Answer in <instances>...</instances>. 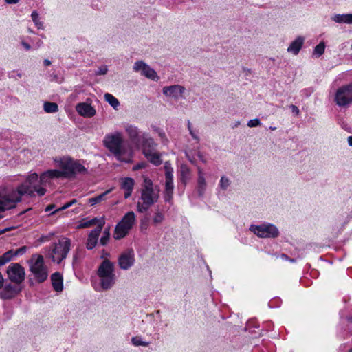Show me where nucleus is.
I'll list each match as a JSON object with an SVG mask.
<instances>
[{"instance_id": "obj_1", "label": "nucleus", "mask_w": 352, "mask_h": 352, "mask_svg": "<svg viewBox=\"0 0 352 352\" xmlns=\"http://www.w3.org/2000/svg\"><path fill=\"white\" fill-rule=\"evenodd\" d=\"M60 178L57 169H49L40 176L36 173H30L25 182L16 189L0 187V212L15 208L17 203L21 201L23 195L34 197L36 193L38 196H43L47 192L44 186L50 185L53 179Z\"/></svg>"}, {"instance_id": "obj_2", "label": "nucleus", "mask_w": 352, "mask_h": 352, "mask_svg": "<svg viewBox=\"0 0 352 352\" xmlns=\"http://www.w3.org/2000/svg\"><path fill=\"white\" fill-rule=\"evenodd\" d=\"M102 144L118 160L126 163L132 161L133 148L125 142L122 132L116 131L107 133L102 140Z\"/></svg>"}, {"instance_id": "obj_3", "label": "nucleus", "mask_w": 352, "mask_h": 352, "mask_svg": "<svg viewBox=\"0 0 352 352\" xmlns=\"http://www.w3.org/2000/svg\"><path fill=\"white\" fill-rule=\"evenodd\" d=\"M54 165L58 168L60 178H72L76 175L87 174V168L83 164L69 155L57 156L52 159Z\"/></svg>"}, {"instance_id": "obj_4", "label": "nucleus", "mask_w": 352, "mask_h": 352, "mask_svg": "<svg viewBox=\"0 0 352 352\" xmlns=\"http://www.w3.org/2000/svg\"><path fill=\"white\" fill-rule=\"evenodd\" d=\"M143 179L140 190L141 196L137 204V210L140 212H146L151 206L157 202L160 192V187L154 185L148 177L144 176Z\"/></svg>"}, {"instance_id": "obj_5", "label": "nucleus", "mask_w": 352, "mask_h": 352, "mask_svg": "<svg viewBox=\"0 0 352 352\" xmlns=\"http://www.w3.org/2000/svg\"><path fill=\"white\" fill-rule=\"evenodd\" d=\"M30 270L36 280L39 283L45 281L48 277V269L42 255L34 254L29 261Z\"/></svg>"}, {"instance_id": "obj_6", "label": "nucleus", "mask_w": 352, "mask_h": 352, "mask_svg": "<svg viewBox=\"0 0 352 352\" xmlns=\"http://www.w3.org/2000/svg\"><path fill=\"white\" fill-rule=\"evenodd\" d=\"M71 240L67 237H60L57 242L54 243L50 257L52 260L59 264L67 256L71 248Z\"/></svg>"}, {"instance_id": "obj_7", "label": "nucleus", "mask_w": 352, "mask_h": 352, "mask_svg": "<svg viewBox=\"0 0 352 352\" xmlns=\"http://www.w3.org/2000/svg\"><path fill=\"white\" fill-rule=\"evenodd\" d=\"M135 223V214L133 212H128L116 225L113 233L114 239L118 240L128 234Z\"/></svg>"}, {"instance_id": "obj_8", "label": "nucleus", "mask_w": 352, "mask_h": 352, "mask_svg": "<svg viewBox=\"0 0 352 352\" xmlns=\"http://www.w3.org/2000/svg\"><path fill=\"white\" fill-rule=\"evenodd\" d=\"M250 230L261 238H275L279 234L278 228L271 223L252 225L250 227Z\"/></svg>"}, {"instance_id": "obj_9", "label": "nucleus", "mask_w": 352, "mask_h": 352, "mask_svg": "<svg viewBox=\"0 0 352 352\" xmlns=\"http://www.w3.org/2000/svg\"><path fill=\"white\" fill-rule=\"evenodd\" d=\"M334 100L340 107H347L352 103V84L339 87L335 94Z\"/></svg>"}, {"instance_id": "obj_10", "label": "nucleus", "mask_w": 352, "mask_h": 352, "mask_svg": "<svg viewBox=\"0 0 352 352\" xmlns=\"http://www.w3.org/2000/svg\"><path fill=\"white\" fill-rule=\"evenodd\" d=\"M133 69L135 72H140L142 75L152 80L157 81L159 80L156 72L142 60L136 61Z\"/></svg>"}, {"instance_id": "obj_11", "label": "nucleus", "mask_w": 352, "mask_h": 352, "mask_svg": "<svg viewBox=\"0 0 352 352\" xmlns=\"http://www.w3.org/2000/svg\"><path fill=\"white\" fill-rule=\"evenodd\" d=\"M7 274L9 279L15 283H21L25 278L24 269L19 263H11L7 269Z\"/></svg>"}, {"instance_id": "obj_12", "label": "nucleus", "mask_w": 352, "mask_h": 352, "mask_svg": "<svg viewBox=\"0 0 352 352\" xmlns=\"http://www.w3.org/2000/svg\"><path fill=\"white\" fill-rule=\"evenodd\" d=\"M105 223L104 217L100 218L98 225L94 230H91L88 236L86 247L88 250H92L97 244L99 235Z\"/></svg>"}, {"instance_id": "obj_13", "label": "nucleus", "mask_w": 352, "mask_h": 352, "mask_svg": "<svg viewBox=\"0 0 352 352\" xmlns=\"http://www.w3.org/2000/svg\"><path fill=\"white\" fill-rule=\"evenodd\" d=\"M124 129L129 140L139 146L142 135L140 129L134 124L126 123L124 125Z\"/></svg>"}, {"instance_id": "obj_14", "label": "nucleus", "mask_w": 352, "mask_h": 352, "mask_svg": "<svg viewBox=\"0 0 352 352\" xmlns=\"http://www.w3.org/2000/svg\"><path fill=\"white\" fill-rule=\"evenodd\" d=\"M135 263V254L133 250L122 252L118 258V265L122 270L131 268Z\"/></svg>"}, {"instance_id": "obj_15", "label": "nucleus", "mask_w": 352, "mask_h": 352, "mask_svg": "<svg viewBox=\"0 0 352 352\" xmlns=\"http://www.w3.org/2000/svg\"><path fill=\"white\" fill-rule=\"evenodd\" d=\"M185 87L179 85H174L170 86L164 87L162 93L168 98L178 100L183 96L185 92Z\"/></svg>"}, {"instance_id": "obj_16", "label": "nucleus", "mask_w": 352, "mask_h": 352, "mask_svg": "<svg viewBox=\"0 0 352 352\" xmlns=\"http://www.w3.org/2000/svg\"><path fill=\"white\" fill-rule=\"evenodd\" d=\"M76 110L79 115L85 118H91L96 113L95 109L86 102H80L76 104Z\"/></svg>"}, {"instance_id": "obj_17", "label": "nucleus", "mask_w": 352, "mask_h": 352, "mask_svg": "<svg viewBox=\"0 0 352 352\" xmlns=\"http://www.w3.org/2000/svg\"><path fill=\"white\" fill-rule=\"evenodd\" d=\"M114 265L110 261L105 259L98 269V276H112L114 274Z\"/></svg>"}, {"instance_id": "obj_18", "label": "nucleus", "mask_w": 352, "mask_h": 352, "mask_svg": "<svg viewBox=\"0 0 352 352\" xmlns=\"http://www.w3.org/2000/svg\"><path fill=\"white\" fill-rule=\"evenodd\" d=\"M140 143H141V146L144 155L145 151H155V147L157 146V144L155 142L154 140L146 133H142Z\"/></svg>"}, {"instance_id": "obj_19", "label": "nucleus", "mask_w": 352, "mask_h": 352, "mask_svg": "<svg viewBox=\"0 0 352 352\" xmlns=\"http://www.w3.org/2000/svg\"><path fill=\"white\" fill-rule=\"evenodd\" d=\"M165 170V189L168 190H173V168L171 167L170 164L168 162H165L164 166Z\"/></svg>"}, {"instance_id": "obj_20", "label": "nucleus", "mask_w": 352, "mask_h": 352, "mask_svg": "<svg viewBox=\"0 0 352 352\" xmlns=\"http://www.w3.org/2000/svg\"><path fill=\"white\" fill-rule=\"evenodd\" d=\"M305 42V38L299 36L294 41H293L287 48V52L294 55H297L301 50L303 43Z\"/></svg>"}, {"instance_id": "obj_21", "label": "nucleus", "mask_w": 352, "mask_h": 352, "mask_svg": "<svg viewBox=\"0 0 352 352\" xmlns=\"http://www.w3.org/2000/svg\"><path fill=\"white\" fill-rule=\"evenodd\" d=\"M134 180L131 177L122 179L121 188L124 190V198L128 199L131 195L134 187Z\"/></svg>"}, {"instance_id": "obj_22", "label": "nucleus", "mask_w": 352, "mask_h": 352, "mask_svg": "<svg viewBox=\"0 0 352 352\" xmlns=\"http://www.w3.org/2000/svg\"><path fill=\"white\" fill-rule=\"evenodd\" d=\"M53 288L56 292H61L63 289V276L58 272H55L51 276Z\"/></svg>"}, {"instance_id": "obj_23", "label": "nucleus", "mask_w": 352, "mask_h": 352, "mask_svg": "<svg viewBox=\"0 0 352 352\" xmlns=\"http://www.w3.org/2000/svg\"><path fill=\"white\" fill-rule=\"evenodd\" d=\"M19 290L16 287L10 285H6L0 293V296L3 299H10L14 297Z\"/></svg>"}, {"instance_id": "obj_24", "label": "nucleus", "mask_w": 352, "mask_h": 352, "mask_svg": "<svg viewBox=\"0 0 352 352\" xmlns=\"http://www.w3.org/2000/svg\"><path fill=\"white\" fill-rule=\"evenodd\" d=\"M206 188V182L203 170L198 168L197 190L199 195H202Z\"/></svg>"}, {"instance_id": "obj_25", "label": "nucleus", "mask_w": 352, "mask_h": 352, "mask_svg": "<svg viewBox=\"0 0 352 352\" xmlns=\"http://www.w3.org/2000/svg\"><path fill=\"white\" fill-rule=\"evenodd\" d=\"M100 287L104 290L109 289L115 283V275L100 276Z\"/></svg>"}, {"instance_id": "obj_26", "label": "nucleus", "mask_w": 352, "mask_h": 352, "mask_svg": "<svg viewBox=\"0 0 352 352\" xmlns=\"http://www.w3.org/2000/svg\"><path fill=\"white\" fill-rule=\"evenodd\" d=\"M144 155L148 160L155 165H160L162 163L160 155L155 151H144Z\"/></svg>"}, {"instance_id": "obj_27", "label": "nucleus", "mask_w": 352, "mask_h": 352, "mask_svg": "<svg viewBox=\"0 0 352 352\" xmlns=\"http://www.w3.org/2000/svg\"><path fill=\"white\" fill-rule=\"evenodd\" d=\"M105 100L114 109H118L120 106L118 100L112 94L106 93L104 96Z\"/></svg>"}, {"instance_id": "obj_28", "label": "nucleus", "mask_w": 352, "mask_h": 352, "mask_svg": "<svg viewBox=\"0 0 352 352\" xmlns=\"http://www.w3.org/2000/svg\"><path fill=\"white\" fill-rule=\"evenodd\" d=\"M100 219L94 218L92 219H83L79 225L77 226L78 229L91 227L95 224L98 225V221Z\"/></svg>"}, {"instance_id": "obj_29", "label": "nucleus", "mask_w": 352, "mask_h": 352, "mask_svg": "<svg viewBox=\"0 0 352 352\" xmlns=\"http://www.w3.org/2000/svg\"><path fill=\"white\" fill-rule=\"evenodd\" d=\"M43 109H44V111L48 113H56L58 111V107L57 104L55 102H45L43 104Z\"/></svg>"}, {"instance_id": "obj_30", "label": "nucleus", "mask_w": 352, "mask_h": 352, "mask_svg": "<svg viewBox=\"0 0 352 352\" xmlns=\"http://www.w3.org/2000/svg\"><path fill=\"white\" fill-rule=\"evenodd\" d=\"M14 250H9L0 256V266L5 265L14 257Z\"/></svg>"}, {"instance_id": "obj_31", "label": "nucleus", "mask_w": 352, "mask_h": 352, "mask_svg": "<svg viewBox=\"0 0 352 352\" xmlns=\"http://www.w3.org/2000/svg\"><path fill=\"white\" fill-rule=\"evenodd\" d=\"M111 190H108L105 191L104 193L96 196L95 197H92L89 199V204L91 206L96 205V204L103 201L105 199V196L111 192Z\"/></svg>"}, {"instance_id": "obj_32", "label": "nucleus", "mask_w": 352, "mask_h": 352, "mask_svg": "<svg viewBox=\"0 0 352 352\" xmlns=\"http://www.w3.org/2000/svg\"><path fill=\"white\" fill-rule=\"evenodd\" d=\"M324 50H325V43L324 42H320L318 45H317L314 47L313 54L317 57H319L324 54Z\"/></svg>"}, {"instance_id": "obj_33", "label": "nucleus", "mask_w": 352, "mask_h": 352, "mask_svg": "<svg viewBox=\"0 0 352 352\" xmlns=\"http://www.w3.org/2000/svg\"><path fill=\"white\" fill-rule=\"evenodd\" d=\"M32 19L38 29H43V22L40 20L39 14L36 11H33L31 14Z\"/></svg>"}, {"instance_id": "obj_34", "label": "nucleus", "mask_w": 352, "mask_h": 352, "mask_svg": "<svg viewBox=\"0 0 352 352\" xmlns=\"http://www.w3.org/2000/svg\"><path fill=\"white\" fill-rule=\"evenodd\" d=\"M332 20L338 23H346L347 21V14H335L332 16Z\"/></svg>"}, {"instance_id": "obj_35", "label": "nucleus", "mask_w": 352, "mask_h": 352, "mask_svg": "<svg viewBox=\"0 0 352 352\" xmlns=\"http://www.w3.org/2000/svg\"><path fill=\"white\" fill-rule=\"evenodd\" d=\"M131 342H132L133 344L136 346H147L149 344V342L142 340L141 338L138 337V336L132 338Z\"/></svg>"}, {"instance_id": "obj_36", "label": "nucleus", "mask_w": 352, "mask_h": 352, "mask_svg": "<svg viewBox=\"0 0 352 352\" xmlns=\"http://www.w3.org/2000/svg\"><path fill=\"white\" fill-rule=\"evenodd\" d=\"M188 129L189 133H190V135L192 136V138L194 140L199 141V135H198V131L197 130H194L192 129V124L190 122V121L188 122Z\"/></svg>"}, {"instance_id": "obj_37", "label": "nucleus", "mask_w": 352, "mask_h": 352, "mask_svg": "<svg viewBox=\"0 0 352 352\" xmlns=\"http://www.w3.org/2000/svg\"><path fill=\"white\" fill-rule=\"evenodd\" d=\"M173 190H164L163 196L165 202L170 203L173 199Z\"/></svg>"}, {"instance_id": "obj_38", "label": "nucleus", "mask_w": 352, "mask_h": 352, "mask_svg": "<svg viewBox=\"0 0 352 352\" xmlns=\"http://www.w3.org/2000/svg\"><path fill=\"white\" fill-rule=\"evenodd\" d=\"M219 185L222 189L226 190L230 185L229 179L225 176L221 177Z\"/></svg>"}, {"instance_id": "obj_39", "label": "nucleus", "mask_w": 352, "mask_h": 352, "mask_svg": "<svg viewBox=\"0 0 352 352\" xmlns=\"http://www.w3.org/2000/svg\"><path fill=\"white\" fill-rule=\"evenodd\" d=\"M110 233L109 230L107 229L103 232V236L100 239V243L102 245H104L107 243L109 239Z\"/></svg>"}, {"instance_id": "obj_40", "label": "nucleus", "mask_w": 352, "mask_h": 352, "mask_svg": "<svg viewBox=\"0 0 352 352\" xmlns=\"http://www.w3.org/2000/svg\"><path fill=\"white\" fill-rule=\"evenodd\" d=\"M164 214L161 212H157L153 217V222L155 224H159V223H161L164 221Z\"/></svg>"}, {"instance_id": "obj_41", "label": "nucleus", "mask_w": 352, "mask_h": 352, "mask_svg": "<svg viewBox=\"0 0 352 352\" xmlns=\"http://www.w3.org/2000/svg\"><path fill=\"white\" fill-rule=\"evenodd\" d=\"M155 131L156 133H157L158 135L160 137V138L162 139V141L164 144H166L168 142L167 138H166V135L165 134V133L160 129H155Z\"/></svg>"}, {"instance_id": "obj_42", "label": "nucleus", "mask_w": 352, "mask_h": 352, "mask_svg": "<svg viewBox=\"0 0 352 352\" xmlns=\"http://www.w3.org/2000/svg\"><path fill=\"white\" fill-rule=\"evenodd\" d=\"M76 202V199H73V200H72L71 201L67 202V203H66L65 204H64V205H63L61 208H60L59 209H57L56 211L52 212V214L55 213L56 211L65 210V209H67V208H69L70 206H72L73 204H74Z\"/></svg>"}, {"instance_id": "obj_43", "label": "nucleus", "mask_w": 352, "mask_h": 352, "mask_svg": "<svg viewBox=\"0 0 352 352\" xmlns=\"http://www.w3.org/2000/svg\"><path fill=\"white\" fill-rule=\"evenodd\" d=\"M260 124H261V122H260L259 119H258V118L250 120L248 122V126L251 128L256 127L257 126H259Z\"/></svg>"}, {"instance_id": "obj_44", "label": "nucleus", "mask_w": 352, "mask_h": 352, "mask_svg": "<svg viewBox=\"0 0 352 352\" xmlns=\"http://www.w3.org/2000/svg\"><path fill=\"white\" fill-rule=\"evenodd\" d=\"M108 71L107 67L106 65L102 66L98 68V69L96 72V75H104L107 74Z\"/></svg>"}, {"instance_id": "obj_45", "label": "nucleus", "mask_w": 352, "mask_h": 352, "mask_svg": "<svg viewBox=\"0 0 352 352\" xmlns=\"http://www.w3.org/2000/svg\"><path fill=\"white\" fill-rule=\"evenodd\" d=\"M26 251V247H22L21 248L17 249L16 250L14 251V256H18L21 255L23 253H25Z\"/></svg>"}, {"instance_id": "obj_46", "label": "nucleus", "mask_w": 352, "mask_h": 352, "mask_svg": "<svg viewBox=\"0 0 352 352\" xmlns=\"http://www.w3.org/2000/svg\"><path fill=\"white\" fill-rule=\"evenodd\" d=\"M145 167L144 163H140L133 167V170H139Z\"/></svg>"}, {"instance_id": "obj_47", "label": "nucleus", "mask_w": 352, "mask_h": 352, "mask_svg": "<svg viewBox=\"0 0 352 352\" xmlns=\"http://www.w3.org/2000/svg\"><path fill=\"white\" fill-rule=\"evenodd\" d=\"M291 109L293 113H296V115L299 114V109L296 106L292 105Z\"/></svg>"}, {"instance_id": "obj_48", "label": "nucleus", "mask_w": 352, "mask_h": 352, "mask_svg": "<svg viewBox=\"0 0 352 352\" xmlns=\"http://www.w3.org/2000/svg\"><path fill=\"white\" fill-rule=\"evenodd\" d=\"M21 45L24 47V48L26 50H30V48H31V46L30 45H29L28 43L24 42V41H22L21 42Z\"/></svg>"}, {"instance_id": "obj_49", "label": "nucleus", "mask_w": 352, "mask_h": 352, "mask_svg": "<svg viewBox=\"0 0 352 352\" xmlns=\"http://www.w3.org/2000/svg\"><path fill=\"white\" fill-rule=\"evenodd\" d=\"M346 24H352V14H347Z\"/></svg>"}, {"instance_id": "obj_50", "label": "nucleus", "mask_w": 352, "mask_h": 352, "mask_svg": "<svg viewBox=\"0 0 352 352\" xmlns=\"http://www.w3.org/2000/svg\"><path fill=\"white\" fill-rule=\"evenodd\" d=\"M54 208H55V206L54 204L49 205L48 206L46 207L45 211L46 212L50 211L52 209H54Z\"/></svg>"}, {"instance_id": "obj_51", "label": "nucleus", "mask_w": 352, "mask_h": 352, "mask_svg": "<svg viewBox=\"0 0 352 352\" xmlns=\"http://www.w3.org/2000/svg\"><path fill=\"white\" fill-rule=\"evenodd\" d=\"M7 3L15 4L19 2V0H5Z\"/></svg>"}, {"instance_id": "obj_52", "label": "nucleus", "mask_w": 352, "mask_h": 352, "mask_svg": "<svg viewBox=\"0 0 352 352\" xmlns=\"http://www.w3.org/2000/svg\"><path fill=\"white\" fill-rule=\"evenodd\" d=\"M43 63L45 66H49L51 65V61L48 59H45L44 60Z\"/></svg>"}, {"instance_id": "obj_53", "label": "nucleus", "mask_w": 352, "mask_h": 352, "mask_svg": "<svg viewBox=\"0 0 352 352\" xmlns=\"http://www.w3.org/2000/svg\"><path fill=\"white\" fill-rule=\"evenodd\" d=\"M348 143L349 146H352V136H349L348 138Z\"/></svg>"}, {"instance_id": "obj_54", "label": "nucleus", "mask_w": 352, "mask_h": 352, "mask_svg": "<svg viewBox=\"0 0 352 352\" xmlns=\"http://www.w3.org/2000/svg\"><path fill=\"white\" fill-rule=\"evenodd\" d=\"M280 257L283 260H287L288 259L287 256L286 254H281Z\"/></svg>"}, {"instance_id": "obj_55", "label": "nucleus", "mask_w": 352, "mask_h": 352, "mask_svg": "<svg viewBox=\"0 0 352 352\" xmlns=\"http://www.w3.org/2000/svg\"><path fill=\"white\" fill-rule=\"evenodd\" d=\"M270 129L271 130H273V131H274V130H276V127L270 126Z\"/></svg>"}, {"instance_id": "obj_56", "label": "nucleus", "mask_w": 352, "mask_h": 352, "mask_svg": "<svg viewBox=\"0 0 352 352\" xmlns=\"http://www.w3.org/2000/svg\"><path fill=\"white\" fill-rule=\"evenodd\" d=\"M77 258L76 256H74V259L76 260Z\"/></svg>"}, {"instance_id": "obj_57", "label": "nucleus", "mask_w": 352, "mask_h": 352, "mask_svg": "<svg viewBox=\"0 0 352 352\" xmlns=\"http://www.w3.org/2000/svg\"><path fill=\"white\" fill-rule=\"evenodd\" d=\"M349 352H352V349L349 351Z\"/></svg>"}]
</instances>
